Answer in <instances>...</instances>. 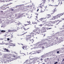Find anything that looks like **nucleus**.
<instances>
[{
    "label": "nucleus",
    "mask_w": 64,
    "mask_h": 64,
    "mask_svg": "<svg viewBox=\"0 0 64 64\" xmlns=\"http://www.w3.org/2000/svg\"><path fill=\"white\" fill-rule=\"evenodd\" d=\"M39 28H36L34 30L33 32L34 33L32 32L30 33V35H28L27 36L28 37V38H26V41L29 43V44H30L31 43L33 42V40H31L30 39L31 38V35H32V36H34V34L36 35V34H38L40 33L39 31H37L38 30H39Z\"/></svg>",
    "instance_id": "nucleus-1"
},
{
    "label": "nucleus",
    "mask_w": 64,
    "mask_h": 64,
    "mask_svg": "<svg viewBox=\"0 0 64 64\" xmlns=\"http://www.w3.org/2000/svg\"><path fill=\"white\" fill-rule=\"evenodd\" d=\"M61 21H62L60 20V21L59 20H57L53 22H52L50 23V22H45V23H44V24H45V26H53V25L52 24L56 23V25H58Z\"/></svg>",
    "instance_id": "nucleus-2"
},
{
    "label": "nucleus",
    "mask_w": 64,
    "mask_h": 64,
    "mask_svg": "<svg viewBox=\"0 0 64 64\" xmlns=\"http://www.w3.org/2000/svg\"><path fill=\"white\" fill-rule=\"evenodd\" d=\"M45 43L44 42L43 44H39V42H38L37 43L36 45H34V46H33L34 47H36V46H37V47H38L39 48H40V47L43 46V44H45Z\"/></svg>",
    "instance_id": "nucleus-3"
},
{
    "label": "nucleus",
    "mask_w": 64,
    "mask_h": 64,
    "mask_svg": "<svg viewBox=\"0 0 64 64\" xmlns=\"http://www.w3.org/2000/svg\"><path fill=\"white\" fill-rule=\"evenodd\" d=\"M4 58L6 59H10L11 58V54H6L4 55Z\"/></svg>",
    "instance_id": "nucleus-4"
},
{
    "label": "nucleus",
    "mask_w": 64,
    "mask_h": 64,
    "mask_svg": "<svg viewBox=\"0 0 64 64\" xmlns=\"http://www.w3.org/2000/svg\"><path fill=\"white\" fill-rule=\"evenodd\" d=\"M39 20L40 21H42L43 22H45L47 20V19L46 18H43L40 19Z\"/></svg>",
    "instance_id": "nucleus-5"
},
{
    "label": "nucleus",
    "mask_w": 64,
    "mask_h": 64,
    "mask_svg": "<svg viewBox=\"0 0 64 64\" xmlns=\"http://www.w3.org/2000/svg\"><path fill=\"white\" fill-rule=\"evenodd\" d=\"M46 2V0H43V2H42V3H41L40 5V8H42V7H43V6H44V5H43V4H42L43 3V4H44V3H45Z\"/></svg>",
    "instance_id": "nucleus-6"
},
{
    "label": "nucleus",
    "mask_w": 64,
    "mask_h": 64,
    "mask_svg": "<svg viewBox=\"0 0 64 64\" xmlns=\"http://www.w3.org/2000/svg\"><path fill=\"white\" fill-rule=\"evenodd\" d=\"M46 28H45L42 27L40 30V31L41 32H46Z\"/></svg>",
    "instance_id": "nucleus-7"
},
{
    "label": "nucleus",
    "mask_w": 64,
    "mask_h": 64,
    "mask_svg": "<svg viewBox=\"0 0 64 64\" xmlns=\"http://www.w3.org/2000/svg\"><path fill=\"white\" fill-rule=\"evenodd\" d=\"M20 28H21L22 29V30H23V31L24 30V31L28 30V29H30V28H28L26 29L24 27H23L22 28V27H21Z\"/></svg>",
    "instance_id": "nucleus-8"
},
{
    "label": "nucleus",
    "mask_w": 64,
    "mask_h": 64,
    "mask_svg": "<svg viewBox=\"0 0 64 64\" xmlns=\"http://www.w3.org/2000/svg\"><path fill=\"white\" fill-rule=\"evenodd\" d=\"M64 12L62 13V14H58L57 15H56V16H57L58 18H60V16H62V15H64Z\"/></svg>",
    "instance_id": "nucleus-9"
},
{
    "label": "nucleus",
    "mask_w": 64,
    "mask_h": 64,
    "mask_svg": "<svg viewBox=\"0 0 64 64\" xmlns=\"http://www.w3.org/2000/svg\"><path fill=\"white\" fill-rule=\"evenodd\" d=\"M22 49L24 50H27V49H28L27 46H23L22 47Z\"/></svg>",
    "instance_id": "nucleus-10"
},
{
    "label": "nucleus",
    "mask_w": 64,
    "mask_h": 64,
    "mask_svg": "<svg viewBox=\"0 0 64 64\" xmlns=\"http://www.w3.org/2000/svg\"><path fill=\"white\" fill-rule=\"evenodd\" d=\"M57 10L56 9V7H55V8L52 11V14H54L55 12H57Z\"/></svg>",
    "instance_id": "nucleus-11"
},
{
    "label": "nucleus",
    "mask_w": 64,
    "mask_h": 64,
    "mask_svg": "<svg viewBox=\"0 0 64 64\" xmlns=\"http://www.w3.org/2000/svg\"><path fill=\"white\" fill-rule=\"evenodd\" d=\"M29 60H30V62L31 63L33 64V62H34V58H30Z\"/></svg>",
    "instance_id": "nucleus-12"
},
{
    "label": "nucleus",
    "mask_w": 64,
    "mask_h": 64,
    "mask_svg": "<svg viewBox=\"0 0 64 64\" xmlns=\"http://www.w3.org/2000/svg\"><path fill=\"white\" fill-rule=\"evenodd\" d=\"M4 50L5 51H7V52H10V50L6 48L4 49Z\"/></svg>",
    "instance_id": "nucleus-13"
},
{
    "label": "nucleus",
    "mask_w": 64,
    "mask_h": 64,
    "mask_svg": "<svg viewBox=\"0 0 64 64\" xmlns=\"http://www.w3.org/2000/svg\"><path fill=\"white\" fill-rule=\"evenodd\" d=\"M12 56L13 57H14L15 59L16 58V56H15L14 54H11V57Z\"/></svg>",
    "instance_id": "nucleus-14"
},
{
    "label": "nucleus",
    "mask_w": 64,
    "mask_h": 64,
    "mask_svg": "<svg viewBox=\"0 0 64 64\" xmlns=\"http://www.w3.org/2000/svg\"><path fill=\"white\" fill-rule=\"evenodd\" d=\"M53 17L54 19H58V17L57 16H54Z\"/></svg>",
    "instance_id": "nucleus-15"
},
{
    "label": "nucleus",
    "mask_w": 64,
    "mask_h": 64,
    "mask_svg": "<svg viewBox=\"0 0 64 64\" xmlns=\"http://www.w3.org/2000/svg\"><path fill=\"white\" fill-rule=\"evenodd\" d=\"M64 3V0H62V1H61V3H60V4L62 5V4H63Z\"/></svg>",
    "instance_id": "nucleus-16"
},
{
    "label": "nucleus",
    "mask_w": 64,
    "mask_h": 64,
    "mask_svg": "<svg viewBox=\"0 0 64 64\" xmlns=\"http://www.w3.org/2000/svg\"><path fill=\"white\" fill-rule=\"evenodd\" d=\"M45 29H46V30H49V29H52V28H49L48 27L46 28H45Z\"/></svg>",
    "instance_id": "nucleus-17"
},
{
    "label": "nucleus",
    "mask_w": 64,
    "mask_h": 64,
    "mask_svg": "<svg viewBox=\"0 0 64 64\" xmlns=\"http://www.w3.org/2000/svg\"><path fill=\"white\" fill-rule=\"evenodd\" d=\"M32 24H33V25H35V24H37V23H36L35 22H32Z\"/></svg>",
    "instance_id": "nucleus-18"
},
{
    "label": "nucleus",
    "mask_w": 64,
    "mask_h": 64,
    "mask_svg": "<svg viewBox=\"0 0 64 64\" xmlns=\"http://www.w3.org/2000/svg\"><path fill=\"white\" fill-rule=\"evenodd\" d=\"M35 60H37L38 61H39V60H40V58H36Z\"/></svg>",
    "instance_id": "nucleus-19"
},
{
    "label": "nucleus",
    "mask_w": 64,
    "mask_h": 64,
    "mask_svg": "<svg viewBox=\"0 0 64 64\" xmlns=\"http://www.w3.org/2000/svg\"><path fill=\"white\" fill-rule=\"evenodd\" d=\"M60 3V1H59V0H58L57 2V3L58 4V5H59Z\"/></svg>",
    "instance_id": "nucleus-20"
},
{
    "label": "nucleus",
    "mask_w": 64,
    "mask_h": 64,
    "mask_svg": "<svg viewBox=\"0 0 64 64\" xmlns=\"http://www.w3.org/2000/svg\"><path fill=\"white\" fill-rule=\"evenodd\" d=\"M41 57V58H44L46 57V56L44 55L42 56Z\"/></svg>",
    "instance_id": "nucleus-21"
},
{
    "label": "nucleus",
    "mask_w": 64,
    "mask_h": 64,
    "mask_svg": "<svg viewBox=\"0 0 64 64\" xmlns=\"http://www.w3.org/2000/svg\"><path fill=\"white\" fill-rule=\"evenodd\" d=\"M20 58V57L18 56H16V58H15V59H17L18 58Z\"/></svg>",
    "instance_id": "nucleus-22"
},
{
    "label": "nucleus",
    "mask_w": 64,
    "mask_h": 64,
    "mask_svg": "<svg viewBox=\"0 0 64 64\" xmlns=\"http://www.w3.org/2000/svg\"><path fill=\"white\" fill-rule=\"evenodd\" d=\"M6 32V31L5 30H2L1 31V32H2L3 33H4V32Z\"/></svg>",
    "instance_id": "nucleus-23"
},
{
    "label": "nucleus",
    "mask_w": 64,
    "mask_h": 64,
    "mask_svg": "<svg viewBox=\"0 0 64 64\" xmlns=\"http://www.w3.org/2000/svg\"><path fill=\"white\" fill-rule=\"evenodd\" d=\"M30 9H31L32 8H34V6H30Z\"/></svg>",
    "instance_id": "nucleus-24"
},
{
    "label": "nucleus",
    "mask_w": 64,
    "mask_h": 64,
    "mask_svg": "<svg viewBox=\"0 0 64 64\" xmlns=\"http://www.w3.org/2000/svg\"><path fill=\"white\" fill-rule=\"evenodd\" d=\"M40 61H43V59L42 58H40Z\"/></svg>",
    "instance_id": "nucleus-25"
},
{
    "label": "nucleus",
    "mask_w": 64,
    "mask_h": 64,
    "mask_svg": "<svg viewBox=\"0 0 64 64\" xmlns=\"http://www.w3.org/2000/svg\"><path fill=\"white\" fill-rule=\"evenodd\" d=\"M47 15L49 17H51V15L50 14H48Z\"/></svg>",
    "instance_id": "nucleus-26"
},
{
    "label": "nucleus",
    "mask_w": 64,
    "mask_h": 64,
    "mask_svg": "<svg viewBox=\"0 0 64 64\" xmlns=\"http://www.w3.org/2000/svg\"><path fill=\"white\" fill-rule=\"evenodd\" d=\"M28 22V25H29V24H30V21H27Z\"/></svg>",
    "instance_id": "nucleus-27"
},
{
    "label": "nucleus",
    "mask_w": 64,
    "mask_h": 64,
    "mask_svg": "<svg viewBox=\"0 0 64 64\" xmlns=\"http://www.w3.org/2000/svg\"><path fill=\"white\" fill-rule=\"evenodd\" d=\"M21 16V15H20L18 16V18H19Z\"/></svg>",
    "instance_id": "nucleus-28"
},
{
    "label": "nucleus",
    "mask_w": 64,
    "mask_h": 64,
    "mask_svg": "<svg viewBox=\"0 0 64 64\" xmlns=\"http://www.w3.org/2000/svg\"><path fill=\"white\" fill-rule=\"evenodd\" d=\"M40 52H41L40 50H38V51L37 52L38 53H40Z\"/></svg>",
    "instance_id": "nucleus-29"
},
{
    "label": "nucleus",
    "mask_w": 64,
    "mask_h": 64,
    "mask_svg": "<svg viewBox=\"0 0 64 64\" xmlns=\"http://www.w3.org/2000/svg\"><path fill=\"white\" fill-rule=\"evenodd\" d=\"M26 33H27V32L25 33H24L23 34H22L20 35L21 36H22V35H24V34H26Z\"/></svg>",
    "instance_id": "nucleus-30"
},
{
    "label": "nucleus",
    "mask_w": 64,
    "mask_h": 64,
    "mask_svg": "<svg viewBox=\"0 0 64 64\" xmlns=\"http://www.w3.org/2000/svg\"><path fill=\"white\" fill-rule=\"evenodd\" d=\"M8 32H12V30H8Z\"/></svg>",
    "instance_id": "nucleus-31"
},
{
    "label": "nucleus",
    "mask_w": 64,
    "mask_h": 64,
    "mask_svg": "<svg viewBox=\"0 0 64 64\" xmlns=\"http://www.w3.org/2000/svg\"><path fill=\"white\" fill-rule=\"evenodd\" d=\"M27 25H28V24H25L24 26H27Z\"/></svg>",
    "instance_id": "nucleus-32"
},
{
    "label": "nucleus",
    "mask_w": 64,
    "mask_h": 64,
    "mask_svg": "<svg viewBox=\"0 0 64 64\" xmlns=\"http://www.w3.org/2000/svg\"><path fill=\"white\" fill-rule=\"evenodd\" d=\"M40 27H41L42 26H43V25L42 24H40Z\"/></svg>",
    "instance_id": "nucleus-33"
},
{
    "label": "nucleus",
    "mask_w": 64,
    "mask_h": 64,
    "mask_svg": "<svg viewBox=\"0 0 64 64\" xmlns=\"http://www.w3.org/2000/svg\"><path fill=\"white\" fill-rule=\"evenodd\" d=\"M54 0H52V3L53 2H54Z\"/></svg>",
    "instance_id": "nucleus-34"
},
{
    "label": "nucleus",
    "mask_w": 64,
    "mask_h": 64,
    "mask_svg": "<svg viewBox=\"0 0 64 64\" xmlns=\"http://www.w3.org/2000/svg\"><path fill=\"white\" fill-rule=\"evenodd\" d=\"M50 17H50V16H48L47 17V18L48 19V18H50Z\"/></svg>",
    "instance_id": "nucleus-35"
},
{
    "label": "nucleus",
    "mask_w": 64,
    "mask_h": 64,
    "mask_svg": "<svg viewBox=\"0 0 64 64\" xmlns=\"http://www.w3.org/2000/svg\"><path fill=\"white\" fill-rule=\"evenodd\" d=\"M21 24V23H20V22H19L18 23V25H20Z\"/></svg>",
    "instance_id": "nucleus-36"
},
{
    "label": "nucleus",
    "mask_w": 64,
    "mask_h": 64,
    "mask_svg": "<svg viewBox=\"0 0 64 64\" xmlns=\"http://www.w3.org/2000/svg\"><path fill=\"white\" fill-rule=\"evenodd\" d=\"M0 1L1 2H3V0H0Z\"/></svg>",
    "instance_id": "nucleus-37"
},
{
    "label": "nucleus",
    "mask_w": 64,
    "mask_h": 64,
    "mask_svg": "<svg viewBox=\"0 0 64 64\" xmlns=\"http://www.w3.org/2000/svg\"><path fill=\"white\" fill-rule=\"evenodd\" d=\"M58 63V62H56L54 63V64H56Z\"/></svg>",
    "instance_id": "nucleus-38"
},
{
    "label": "nucleus",
    "mask_w": 64,
    "mask_h": 64,
    "mask_svg": "<svg viewBox=\"0 0 64 64\" xmlns=\"http://www.w3.org/2000/svg\"><path fill=\"white\" fill-rule=\"evenodd\" d=\"M44 0H40L41 2H43V1Z\"/></svg>",
    "instance_id": "nucleus-39"
},
{
    "label": "nucleus",
    "mask_w": 64,
    "mask_h": 64,
    "mask_svg": "<svg viewBox=\"0 0 64 64\" xmlns=\"http://www.w3.org/2000/svg\"><path fill=\"white\" fill-rule=\"evenodd\" d=\"M36 19H37V18H38V16H36Z\"/></svg>",
    "instance_id": "nucleus-40"
},
{
    "label": "nucleus",
    "mask_w": 64,
    "mask_h": 64,
    "mask_svg": "<svg viewBox=\"0 0 64 64\" xmlns=\"http://www.w3.org/2000/svg\"><path fill=\"white\" fill-rule=\"evenodd\" d=\"M56 40H58V37L56 38Z\"/></svg>",
    "instance_id": "nucleus-41"
},
{
    "label": "nucleus",
    "mask_w": 64,
    "mask_h": 64,
    "mask_svg": "<svg viewBox=\"0 0 64 64\" xmlns=\"http://www.w3.org/2000/svg\"><path fill=\"white\" fill-rule=\"evenodd\" d=\"M7 39L8 40H10V39H9V38H8Z\"/></svg>",
    "instance_id": "nucleus-42"
},
{
    "label": "nucleus",
    "mask_w": 64,
    "mask_h": 64,
    "mask_svg": "<svg viewBox=\"0 0 64 64\" xmlns=\"http://www.w3.org/2000/svg\"><path fill=\"white\" fill-rule=\"evenodd\" d=\"M50 6H53V5H50Z\"/></svg>",
    "instance_id": "nucleus-43"
},
{
    "label": "nucleus",
    "mask_w": 64,
    "mask_h": 64,
    "mask_svg": "<svg viewBox=\"0 0 64 64\" xmlns=\"http://www.w3.org/2000/svg\"><path fill=\"white\" fill-rule=\"evenodd\" d=\"M14 10L13 9H12L11 10V11H13Z\"/></svg>",
    "instance_id": "nucleus-44"
},
{
    "label": "nucleus",
    "mask_w": 64,
    "mask_h": 64,
    "mask_svg": "<svg viewBox=\"0 0 64 64\" xmlns=\"http://www.w3.org/2000/svg\"><path fill=\"white\" fill-rule=\"evenodd\" d=\"M42 48L43 49H44V46H42Z\"/></svg>",
    "instance_id": "nucleus-45"
},
{
    "label": "nucleus",
    "mask_w": 64,
    "mask_h": 64,
    "mask_svg": "<svg viewBox=\"0 0 64 64\" xmlns=\"http://www.w3.org/2000/svg\"><path fill=\"white\" fill-rule=\"evenodd\" d=\"M57 53H59V51L57 52Z\"/></svg>",
    "instance_id": "nucleus-46"
},
{
    "label": "nucleus",
    "mask_w": 64,
    "mask_h": 64,
    "mask_svg": "<svg viewBox=\"0 0 64 64\" xmlns=\"http://www.w3.org/2000/svg\"><path fill=\"white\" fill-rule=\"evenodd\" d=\"M36 15H37L38 16V14H36Z\"/></svg>",
    "instance_id": "nucleus-47"
},
{
    "label": "nucleus",
    "mask_w": 64,
    "mask_h": 64,
    "mask_svg": "<svg viewBox=\"0 0 64 64\" xmlns=\"http://www.w3.org/2000/svg\"><path fill=\"white\" fill-rule=\"evenodd\" d=\"M16 54H17V53L16 52H14Z\"/></svg>",
    "instance_id": "nucleus-48"
},
{
    "label": "nucleus",
    "mask_w": 64,
    "mask_h": 64,
    "mask_svg": "<svg viewBox=\"0 0 64 64\" xmlns=\"http://www.w3.org/2000/svg\"><path fill=\"white\" fill-rule=\"evenodd\" d=\"M45 36V34H44V37Z\"/></svg>",
    "instance_id": "nucleus-49"
},
{
    "label": "nucleus",
    "mask_w": 64,
    "mask_h": 64,
    "mask_svg": "<svg viewBox=\"0 0 64 64\" xmlns=\"http://www.w3.org/2000/svg\"><path fill=\"white\" fill-rule=\"evenodd\" d=\"M11 38H13V36L12 35V36L11 37Z\"/></svg>",
    "instance_id": "nucleus-50"
},
{
    "label": "nucleus",
    "mask_w": 64,
    "mask_h": 64,
    "mask_svg": "<svg viewBox=\"0 0 64 64\" xmlns=\"http://www.w3.org/2000/svg\"><path fill=\"white\" fill-rule=\"evenodd\" d=\"M39 11V9H38V10H37V11L38 12Z\"/></svg>",
    "instance_id": "nucleus-51"
},
{
    "label": "nucleus",
    "mask_w": 64,
    "mask_h": 64,
    "mask_svg": "<svg viewBox=\"0 0 64 64\" xmlns=\"http://www.w3.org/2000/svg\"><path fill=\"white\" fill-rule=\"evenodd\" d=\"M1 12L2 13H3V11H1Z\"/></svg>",
    "instance_id": "nucleus-52"
},
{
    "label": "nucleus",
    "mask_w": 64,
    "mask_h": 64,
    "mask_svg": "<svg viewBox=\"0 0 64 64\" xmlns=\"http://www.w3.org/2000/svg\"><path fill=\"white\" fill-rule=\"evenodd\" d=\"M12 4V3H10L9 4L10 5V4Z\"/></svg>",
    "instance_id": "nucleus-53"
},
{
    "label": "nucleus",
    "mask_w": 64,
    "mask_h": 64,
    "mask_svg": "<svg viewBox=\"0 0 64 64\" xmlns=\"http://www.w3.org/2000/svg\"><path fill=\"white\" fill-rule=\"evenodd\" d=\"M10 42H12V40H10Z\"/></svg>",
    "instance_id": "nucleus-54"
},
{
    "label": "nucleus",
    "mask_w": 64,
    "mask_h": 64,
    "mask_svg": "<svg viewBox=\"0 0 64 64\" xmlns=\"http://www.w3.org/2000/svg\"><path fill=\"white\" fill-rule=\"evenodd\" d=\"M62 61H64V59L63 60H62Z\"/></svg>",
    "instance_id": "nucleus-55"
},
{
    "label": "nucleus",
    "mask_w": 64,
    "mask_h": 64,
    "mask_svg": "<svg viewBox=\"0 0 64 64\" xmlns=\"http://www.w3.org/2000/svg\"><path fill=\"white\" fill-rule=\"evenodd\" d=\"M21 44L22 45V46H23V44Z\"/></svg>",
    "instance_id": "nucleus-56"
},
{
    "label": "nucleus",
    "mask_w": 64,
    "mask_h": 64,
    "mask_svg": "<svg viewBox=\"0 0 64 64\" xmlns=\"http://www.w3.org/2000/svg\"><path fill=\"white\" fill-rule=\"evenodd\" d=\"M1 40H3V38L1 39Z\"/></svg>",
    "instance_id": "nucleus-57"
},
{
    "label": "nucleus",
    "mask_w": 64,
    "mask_h": 64,
    "mask_svg": "<svg viewBox=\"0 0 64 64\" xmlns=\"http://www.w3.org/2000/svg\"><path fill=\"white\" fill-rule=\"evenodd\" d=\"M30 54H31V52H30Z\"/></svg>",
    "instance_id": "nucleus-58"
},
{
    "label": "nucleus",
    "mask_w": 64,
    "mask_h": 64,
    "mask_svg": "<svg viewBox=\"0 0 64 64\" xmlns=\"http://www.w3.org/2000/svg\"><path fill=\"white\" fill-rule=\"evenodd\" d=\"M24 54V55H25V54Z\"/></svg>",
    "instance_id": "nucleus-59"
},
{
    "label": "nucleus",
    "mask_w": 64,
    "mask_h": 64,
    "mask_svg": "<svg viewBox=\"0 0 64 64\" xmlns=\"http://www.w3.org/2000/svg\"><path fill=\"white\" fill-rule=\"evenodd\" d=\"M28 18H29V16L28 17Z\"/></svg>",
    "instance_id": "nucleus-60"
},
{
    "label": "nucleus",
    "mask_w": 64,
    "mask_h": 64,
    "mask_svg": "<svg viewBox=\"0 0 64 64\" xmlns=\"http://www.w3.org/2000/svg\"><path fill=\"white\" fill-rule=\"evenodd\" d=\"M17 29V30H18V29Z\"/></svg>",
    "instance_id": "nucleus-61"
},
{
    "label": "nucleus",
    "mask_w": 64,
    "mask_h": 64,
    "mask_svg": "<svg viewBox=\"0 0 64 64\" xmlns=\"http://www.w3.org/2000/svg\"><path fill=\"white\" fill-rule=\"evenodd\" d=\"M2 27V26H1V27Z\"/></svg>",
    "instance_id": "nucleus-62"
},
{
    "label": "nucleus",
    "mask_w": 64,
    "mask_h": 64,
    "mask_svg": "<svg viewBox=\"0 0 64 64\" xmlns=\"http://www.w3.org/2000/svg\"><path fill=\"white\" fill-rule=\"evenodd\" d=\"M63 26V27H64V26Z\"/></svg>",
    "instance_id": "nucleus-63"
},
{
    "label": "nucleus",
    "mask_w": 64,
    "mask_h": 64,
    "mask_svg": "<svg viewBox=\"0 0 64 64\" xmlns=\"http://www.w3.org/2000/svg\"><path fill=\"white\" fill-rule=\"evenodd\" d=\"M32 46V47H33V46Z\"/></svg>",
    "instance_id": "nucleus-64"
}]
</instances>
